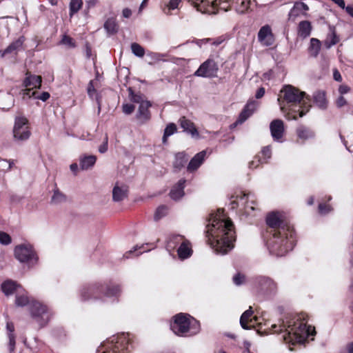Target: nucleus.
I'll return each instance as SVG.
<instances>
[{"label": "nucleus", "mask_w": 353, "mask_h": 353, "mask_svg": "<svg viewBox=\"0 0 353 353\" xmlns=\"http://www.w3.org/2000/svg\"><path fill=\"white\" fill-rule=\"evenodd\" d=\"M347 104V101L343 96H339L336 101V105L338 108H342L343 106Z\"/></svg>", "instance_id": "60"}, {"label": "nucleus", "mask_w": 353, "mask_h": 353, "mask_svg": "<svg viewBox=\"0 0 353 353\" xmlns=\"http://www.w3.org/2000/svg\"><path fill=\"white\" fill-rule=\"evenodd\" d=\"M186 239L180 234H170L167 239L166 249L169 252L177 250Z\"/></svg>", "instance_id": "22"}, {"label": "nucleus", "mask_w": 353, "mask_h": 353, "mask_svg": "<svg viewBox=\"0 0 353 353\" xmlns=\"http://www.w3.org/2000/svg\"><path fill=\"white\" fill-rule=\"evenodd\" d=\"M170 329L178 336H190L199 332L200 324L190 314L179 313L174 316V321L170 323Z\"/></svg>", "instance_id": "7"}, {"label": "nucleus", "mask_w": 353, "mask_h": 353, "mask_svg": "<svg viewBox=\"0 0 353 353\" xmlns=\"http://www.w3.org/2000/svg\"><path fill=\"white\" fill-rule=\"evenodd\" d=\"M152 106V103L144 102L139 105L136 113V119L139 124L143 125L151 119V112L149 108Z\"/></svg>", "instance_id": "15"}, {"label": "nucleus", "mask_w": 353, "mask_h": 353, "mask_svg": "<svg viewBox=\"0 0 353 353\" xmlns=\"http://www.w3.org/2000/svg\"><path fill=\"white\" fill-rule=\"evenodd\" d=\"M253 315L252 307L250 306L249 309L245 311L241 316L240 324L243 329L250 330L254 326L257 319L256 317L252 318Z\"/></svg>", "instance_id": "19"}, {"label": "nucleus", "mask_w": 353, "mask_h": 353, "mask_svg": "<svg viewBox=\"0 0 353 353\" xmlns=\"http://www.w3.org/2000/svg\"><path fill=\"white\" fill-rule=\"evenodd\" d=\"M12 242L11 236L6 232L0 231V243L8 245Z\"/></svg>", "instance_id": "49"}, {"label": "nucleus", "mask_w": 353, "mask_h": 353, "mask_svg": "<svg viewBox=\"0 0 353 353\" xmlns=\"http://www.w3.org/2000/svg\"><path fill=\"white\" fill-rule=\"evenodd\" d=\"M14 103L13 96L10 92H0V108L3 110H10Z\"/></svg>", "instance_id": "29"}, {"label": "nucleus", "mask_w": 353, "mask_h": 353, "mask_svg": "<svg viewBox=\"0 0 353 353\" xmlns=\"http://www.w3.org/2000/svg\"><path fill=\"white\" fill-rule=\"evenodd\" d=\"M188 160V158L185 152H181L176 153L174 161L173 162V167L176 171H179L183 168Z\"/></svg>", "instance_id": "35"}, {"label": "nucleus", "mask_w": 353, "mask_h": 353, "mask_svg": "<svg viewBox=\"0 0 353 353\" xmlns=\"http://www.w3.org/2000/svg\"><path fill=\"white\" fill-rule=\"evenodd\" d=\"M245 276L241 273H237L233 276V282L236 285H241L245 281Z\"/></svg>", "instance_id": "53"}, {"label": "nucleus", "mask_w": 353, "mask_h": 353, "mask_svg": "<svg viewBox=\"0 0 353 353\" xmlns=\"http://www.w3.org/2000/svg\"><path fill=\"white\" fill-rule=\"evenodd\" d=\"M108 135L106 134L103 143L99 148V152L100 153H105L108 150Z\"/></svg>", "instance_id": "58"}, {"label": "nucleus", "mask_w": 353, "mask_h": 353, "mask_svg": "<svg viewBox=\"0 0 353 353\" xmlns=\"http://www.w3.org/2000/svg\"><path fill=\"white\" fill-rule=\"evenodd\" d=\"M219 66L212 58L208 59L194 72V75L203 78H214L217 77Z\"/></svg>", "instance_id": "14"}, {"label": "nucleus", "mask_w": 353, "mask_h": 353, "mask_svg": "<svg viewBox=\"0 0 353 353\" xmlns=\"http://www.w3.org/2000/svg\"><path fill=\"white\" fill-rule=\"evenodd\" d=\"M180 125L181 128H183L184 131L188 132L192 136L199 134L198 131L195 128L194 123L191 121L187 119L185 117H182L180 119Z\"/></svg>", "instance_id": "34"}, {"label": "nucleus", "mask_w": 353, "mask_h": 353, "mask_svg": "<svg viewBox=\"0 0 353 353\" xmlns=\"http://www.w3.org/2000/svg\"><path fill=\"white\" fill-rule=\"evenodd\" d=\"M65 201L66 196L58 189H55L51 198V203L53 204H60L64 203Z\"/></svg>", "instance_id": "40"}, {"label": "nucleus", "mask_w": 353, "mask_h": 353, "mask_svg": "<svg viewBox=\"0 0 353 353\" xmlns=\"http://www.w3.org/2000/svg\"><path fill=\"white\" fill-rule=\"evenodd\" d=\"M206 237L208 244L217 254H227L233 248L236 240L234 226L223 209L210 214Z\"/></svg>", "instance_id": "2"}, {"label": "nucleus", "mask_w": 353, "mask_h": 353, "mask_svg": "<svg viewBox=\"0 0 353 353\" xmlns=\"http://www.w3.org/2000/svg\"><path fill=\"white\" fill-rule=\"evenodd\" d=\"M261 157L264 163H268V161L271 158L272 150L270 145L265 146L262 148L261 152Z\"/></svg>", "instance_id": "46"}, {"label": "nucleus", "mask_w": 353, "mask_h": 353, "mask_svg": "<svg viewBox=\"0 0 353 353\" xmlns=\"http://www.w3.org/2000/svg\"><path fill=\"white\" fill-rule=\"evenodd\" d=\"M42 78L41 76L34 74H28L23 81V85L26 87V89H33L40 88L41 85Z\"/></svg>", "instance_id": "24"}, {"label": "nucleus", "mask_w": 353, "mask_h": 353, "mask_svg": "<svg viewBox=\"0 0 353 353\" xmlns=\"http://www.w3.org/2000/svg\"><path fill=\"white\" fill-rule=\"evenodd\" d=\"M265 88L261 87L260 88H259L256 92V94H255V97L256 99H261V97H263V95L265 94Z\"/></svg>", "instance_id": "63"}, {"label": "nucleus", "mask_w": 353, "mask_h": 353, "mask_svg": "<svg viewBox=\"0 0 353 353\" xmlns=\"http://www.w3.org/2000/svg\"><path fill=\"white\" fill-rule=\"evenodd\" d=\"M306 315L303 314H288L279 321L278 324L268 323L265 327L261 331L265 334L270 333L282 334V339L286 343H304L310 336L316 334L314 327L307 325Z\"/></svg>", "instance_id": "3"}, {"label": "nucleus", "mask_w": 353, "mask_h": 353, "mask_svg": "<svg viewBox=\"0 0 353 353\" xmlns=\"http://www.w3.org/2000/svg\"><path fill=\"white\" fill-rule=\"evenodd\" d=\"M258 40L265 46H270L274 44V37L270 26H262L258 32Z\"/></svg>", "instance_id": "16"}, {"label": "nucleus", "mask_w": 353, "mask_h": 353, "mask_svg": "<svg viewBox=\"0 0 353 353\" xmlns=\"http://www.w3.org/2000/svg\"><path fill=\"white\" fill-rule=\"evenodd\" d=\"M23 42V37L18 38L17 40L12 42L4 50L0 51V55L3 57L8 54H16L17 52L21 49Z\"/></svg>", "instance_id": "25"}, {"label": "nucleus", "mask_w": 353, "mask_h": 353, "mask_svg": "<svg viewBox=\"0 0 353 353\" xmlns=\"http://www.w3.org/2000/svg\"><path fill=\"white\" fill-rule=\"evenodd\" d=\"M21 288L20 285H18L15 281L12 280H7L2 283L1 288L2 292L6 296H10L14 293H17V291Z\"/></svg>", "instance_id": "31"}, {"label": "nucleus", "mask_w": 353, "mask_h": 353, "mask_svg": "<svg viewBox=\"0 0 353 353\" xmlns=\"http://www.w3.org/2000/svg\"><path fill=\"white\" fill-rule=\"evenodd\" d=\"M176 130V127L174 123L168 124L165 128L164 133L165 134V137H170L172 135Z\"/></svg>", "instance_id": "54"}, {"label": "nucleus", "mask_w": 353, "mask_h": 353, "mask_svg": "<svg viewBox=\"0 0 353 353\" xmlns=\"http://www.w3.org/2000/svg\"><path fill=\"white\" fill-rule=\"evenodd\" d=\"M343 10H345L346 12L353 18V5H347Z\"/></svg>", "instance_id": "64"}, {"label": "nucleus", "mask_w": 353, "mask_h": 353, "mask_svg": "<svg viewBox=\"0 0 353 353\" xmlns=\"http://www.w3.org/2000/svg\"><path fill=\"white\" fill-rule=\"evenodd\" d=\"M9 338V350L12 352L15 347V336L14 334H8Z\"/></svg>", "instance_id": "57"}, {"label": "nucleus", "mask_w": 353, "mask_h": 353, "mask_svg": "<svg viewBox=\"0 0 353 353\" xmlns=\"http://www.w3.org/2000/svg\"><path fill=\"white\" fill-rule=\"evenodd\" d=\"M128 188L125 185L119 186L117 183L112 190V199L114 202L123 201L128 196Z\"/></svg>", "instance_id": "27"}, {"label": "nucleus", "mask_w": 353, "mask_h": 353, "mask_svg": "<svg viewBox=\"0 0 353 353\" xmlns=\"http://www.w3.org/2000/svg\"><path fill=\"white\" fill-rule=\"evenodd\" d=\"M105 30L109 35L114 34L118 31V25L114 18H108L103 26Z\"/></svg>", "instance_id": "38"}, {"label": "nucleus", "mask_w": 353, "mask_h": 353, "mask_svg": "<svg viewBox=\"0 0 353 353\" xmlns=\"http://www.w3.org/2000/svg\"><path fill=\"white\" fill-rule=\"evenodd\" d=\"M31 132L28 126V120L24 117H17L13 128V138L17 142L28 140Z\"/></svg>", "instance_id": "12"}, {"label": "nucleus", "mask_w": 353, "mask_h": 353, "mask_svg": "<svg viewBox=\"0 0 353 353\" xmlns=\"http://www.w3.org/2000/svg\"><path fill=\"white\" fill-rule=\"evenodd\" d=\"M341 353H353V342L348 343Z\"/></svg>", "instance_id": "62"}, {"label": "nucleus", "mask_w": 353, "mask_h": 353, "mask_svg": "<svg viewBox=\"0 0 353 353\" xmlns=\"http://www.w3.org/2000/svg\"><path fill=\"white\" fill-rule=\"evenodd\" d=\"M321 46V43L319 39L312 38L308 48V53L312 57H316L320 52Z\"/></svg>", "instance_id": "37"}, {"label": "nucleus", "mask_w": 353, "mask_h": 353, "mask_svg": "<svg viewBox=\"0 0 353 353\" xmlns=\"http://www.w3.org/2000/svg\"><path fill=\"white\" fill-rule=\"evenodd\" d=\"M205 157V150H203L197 153L189 162L187 167V170L190 172H192L196 170L204 161Z\"/></svg>", "instance_id": "23"}, {"label": "nucleus", "mask_w": 353, "mask_h": 353, "mask_svg": "<svg viewBox=\"0 0 353 353\" xmlns=\"http://www.w3.org/2000/svg\"><path fill=\"white\" fill-rule=\"evenodd\" d=\"M32 319L42 327L50 320L52 313L50 309L43 303L32 300L28 309Z\"/></svg>", "instance_id": "10"}, {"label": "nucleus", "mask_w": 353, "mask_h": 353, "mask_svg": "<svg viewBox=\"0 0 353 353\" xmlns=\"http://www.w3.org/2000/svg\"><path fill=\"white\" fill-rule=\"evenodd\" d=\"M350 90V87L346 85H343V84L341 85L339 88V92L341 96H343V94L347 93Z\"/></svg>", "instance_id": "61"}, {"label": "nucleus", "mask_w": 353, "mask_h": 353, "mask_svg": "<svg viewBox=\"0 0 353 353\" xmlns=\"http://www.w3.org/2000/svg\"><path fill=\"white\" fill-rule=\"evenodd\" d=\"M147 55L148 57H150L152 59L155 60V61L161 60V59H163L165 57V54H161V53H158V52H148L147 54Z\"/></svg>", "instance_id": "56"}, {"label": "nucleus", "mask_w": 353, "mask_h": 353, "mask_svg": "<svg viewBox=\"0 0 353 353\" xmlns=\"http://www.w3.org/2000/svg\"><path fill=\"white\" fill-rule=\"evenodd\" d=\"M258 103L254 100L249 101L240 113L236 124H241L245 122L258 107Z\"/></svg>", "instance_id": "18"}, {"label": "nucleus", "mask_w": 353, "mask_h": 353, "mask_svg": "<svg viewBox=\"0 0 353 353\" xmlns=\"http://www.w3.org/2000/svg\"><path fill=\"white\" fill-rule=\"evenodd\" d=\"M178 256L180 259L184 260L190 257L192 254L191 243L187 239L178 247L176 250Z\"/></svg>", "instance_id": "28"}, {"label": "nucleus", "mask_w": 353, "mask_h": 353, "mask_svg": "<svg viewBox=\"0 0 353 353\" xmlns=\"http://www.w3.org/2000/svg\"><path fill=\"white\" fill-rule=\"evenodd\" d=\"M134 105L130 103H125L123 104L122 106L123 112L125 114H132L134 110Z\"/></svg>", "instance_id": "55"}, {"label": "nucleus", "mask_w": 353, "mask_h": 353, "mask_svg": "<svg viewBox=\"0 0 353 353\" xmlns=\"http://www.w3.org/2000/svg\"><path fill=\"white\" fill-rule=\"evenodd\" d=\"M296 132L299 138L303 140H306L314 137L313 132L303 126L299 127L297 129Z\"/></svg>", "instance_id": "39"}, {"label": "nucleus", "mask_w": 353, "mask_h": 353, "mask_svg": "<svg viewBox=\"0 0 353 353\" xmlns=\"http://www.w3.org/2000/svg\"><path fill=\"white\" fill-rule=\"evenodd\" d=\"M332 210V207L326 203H321L319 205V212L321 214L325 215Z\"/></svg>", "instance_id": "52"}, {"label": "nucleus", "mask_w": 353, "mask_h": 353, "mask_svg": "<svg viewBox=\"0 0 353 353\" xmlns=\"http://www.w3.org/2000/svg\"><path fill=\"white\" fill-rule=\"evenodd\" d=\"M60 43L70 48H74L76 47V44L73 39L65 34L63 36Z\"/></svg>", "instance_id": "48"}, {"label": "nucleus", "mask_w": 353, "mask_h": 353, "mask_svg": "<svg viewBox=\"0 0 353 353\" xmlns=\"http://www.w3.org/2000/svg\"><path fill=\"white\" fill-rule=\"evenodd\" d=\"M32 300L34 299L29 297L28 292L22 287L19 288V290L17 291V293L15 294V304L17 306H28L29 309L30 303Z\"/></svg>", "instance_id": "20"}, {"label": "nucleus", "mask_w": 353, "mask_h": 353, "mask_svg": "<svg viewBox=\"0 0 353 353\" xmlns=\"http://www.w3.org/2000/svg\"><path fill=\"white\" fill-rule=\"evenodd\" d=\"M14 252L16 259L21 263L34 265L38 261V256L32 245L29 243L17 245Z\"/></svg>", "instance_id": "11"}, {"label": "nucleus", "mask_w": 353, "mask_h": 353, "mask_svg": "<svg viewBox=\"0 0 353 353\" xmlns=\"http://www.w3.org/2000/svg\"><path fill=\"white\" fill-rule=\"evenodd\" d=\"M181 1V0H170L168 4L167 8L164 10V12L167 14H170V11L177 8Z\"/></svg>", "instance_id": "51"}, {"label": "nucleus", "mask_w": 353, "mask_h": 353, "mask_svg": "<svg viewBox=\"0 0 353 353\" xmlns=\"http://www.w3.org/2000/svg\"><path fill=\"white\" fill-rule=\"evenodd\" d=\"M266 223L265 239L270 254L282 256L292 250L296 242L293 226L283 220L279 212L270 213Z\"/></svg>", "instance_id": "1"}, {"label": "nucleus", "mask_w": 353, "mask_h": 353, "mask_svg": "<svg viewBox=\"0 0 353 353\" xmlns=\"http://www.w3.org/2000/svg\"><path fill=\"white\" fill-rule=\"evenodd\" d=\"M312 26L311 23L308 21H302L299 23L298 26V34L303 38L309 37L311 34Z\"/></svg>", "instance_id": "36"}, {"label": "nucleus", "mask_w": 353, "mask_h": 353, "mask_svg": "<svg viewBox=\"0 0 353 353\" xmlns=\"http://www.w3.org/2000/svg\"><path fill=\"white\" fill-rule=\"evenodd\" d=\"M231 209H238L239 216H254L258 209L256 208V199L254 194L244 191H236L230 201Z\"/></svg>", "instance_id": "6"}, {"label": "nucleus", "mask_w": 353, "mask_h": 353, "mask_svg": "<svg viewBox=\"0 0 353 353\" xmlns=\"http://www.w3.org/2000/svg\"><path fill=\"white\" fill-rule=\"evenodd\" d=\"M219 6L220 8L227 11L230 6H234L239 13H245L250 8V0H215L212 6Z\"/></svg>", "instance_id": "13"}, {"label": "nucleus", "mask_w": 353, "mask_h": 353, "mask_svg": "<svg viewBox=\"0 0 353 353\" xmlns=\"http://www.w3.org/2000/svg\"><path fill=\"white\" fill-rule=\"evenodd\" d=\"M186 180L185 179H180L171 189L170 196L173 200H179L184 195L183 189Z\"/></svg>", "instance_id": "26"}, {"label": "nucleus", "mask_w": 353, "mask_h": 353, "mask_svg": "<svg viewBox=\"0 0 353 353\" xmlns=\"http://www.w3.org/2000/svg\"><path fill=\"white\" fill-rule=\"evenodd\" d=\"M96 90L94 86L93 80H91L88 85V94L90 97H93V94L95 93Z\"/></svg>", "instance_id": "59"}, {"label": "nucleus", "mask_w": 353, "mask_h": 353, "mask_svg": "<svg viewBox=\"0 0 353 353\" xmlns=\"http://www.w3.org/2000/svg\"><path fill=\"white\" fill-rule=\"evenodd\" d=\"M121 294L118 285H104L99 283L85 284L79 290L81 301L103 299V297L117 298Z\"/></svg>", "instance_id": "4"}, {"label": "nucleus", "mask_w": 353, "mask_h": 353, "mask_svg": "<svg viewBox=\"0 0 353 353\" xmlns=\"http://www.w3.org/2000/svg\"><path fill=\"white\" fill-rule=\"evenodd\" d=\"M264 163L262 161L260 154L254 157V159L249 163L248 167L250 169H255L259 166L260 164Z\"/></svg>", "instance_id": "50"}, {"label": "nucleus", "mask_w": 353, "mask_h": 353, "mask_svg": "<svg viewBox=\"0 0 353 353\" xmlns=\"http://www.w3.org/2000/svg\"><path fill=\"white\" fill-rule=\"evenodd\" d=\"M97 161L94 155H83L79 158L80 168L83 170H87L94 166Z\"/></svg>", "instance_id": "32"}, {"label": "nucleus", "mask_w": 353, "mask_h": 353, "mask_svg": "<svg viewBox=\"0 0 353 353\" xmlns=\"http://www.w3.org/2000/svg\"><path fill=\"white\" fill-rule=\"evenodd\" d=\"M309 8L307 4L303 2H296L288 14V19L294 21L296 17L301 14L303 11H307Z\"/></svg>", "instance_id": "30"}, {"label": "nucleus", "mask_w": 353, "mask_h": 353, "mask_svg": "<svg viewBox=\"0 0 353 353\" xmlns=\"http://www.w3.org/2000/svg\"><path fill=\"white\" fill-rule=\"evenodd\" d=\"M82 0H71L70 3V16L77 13L82 7Z\"/></svg>", "instance_id": "41"}, {"label": "nucleus", "mask_w": 353, "mask_h": 353, "mask_svg": "<svg viewBox=\"0 0 353 353\" xmlns=\"http://www.w3.org/2000/svg\"><path fill=\"white\" fill-rule=\"evenodd\" d=\"M132 52L138 57H143L145 54L144 48L137 43H132L131 44Z\"/></svg>", "instance_id": "44"}, {"label": "nucleus", "mask_w": 353, "mask_h": 353, "mask_svg": "<svg viewBox=\"0 0 353 353\" xmlns=\"http://www.w3.org/2000/svg\"><path fill=\"white\" fill-rule=\"evenodd\" d=\"M129 92H130V94H129L130 99L134 103H139L140 105L142 103L149 102L150 101L144 100L143 97V95L141 94H140V93H138V94L134 93L132 91V88H129Z\"/></svg>", "instance_id": "42"}, {"label": "nucleus", "mask_w": 353, "mask_h": 353, "mask_svg": "<svg viewBox=\"0 0 353 353\" xmlns=\"http://www.w3.org/2000/svg\"><path fill=\"white\" fill-rule=\"evenodd\" d=\"M154 248V246L153 245V244L146 243L145 245H141V246H138V245L135 246L134 252L137 251L138 250L142 249L143 250L139 252V254H141L144 252L150 251L152 249H153ZM132 252H133V251L130 250L128 252H127L124 255V256H125L126 258H129L130 257L129 255L131 254Z\"/></svg>", "instance_id": "45"}, {"label": "nucleus", "mask_w": 353, "mask_h": 353, "mask_svg": "<svg viewBox=\"0 0 353 353\" xmlns=\"http://www.w3.org/2000/svg\"><path fill=\"white\" fill-rule=\"evenodd\" d=\"M252 286L255 292L264 296H272L278 291V284L272 278L267 276H256L252 279Z\"/></svg>", "instance_id": "9"}, {"label": "nucleus", "mask_w": 353, "mask_h": 353, "mask_svg": "<svg viewBox=\"0 0 353 353\" xmlns=\"http://www.w3.org/2000/svg\"><path fill=\"white\" fill-rule=\"evenodd\" d=\"M168 212V208L165 205L159 206L154 214V219L158 221L164 217Z\"/></svg>", "instance_id": "47"}, {"label": "nucleus", "mask_w": 353, "mask_h": 353, "mask_svg": "<svg viewBox=\"0 0 353 353\" xmlns=\"http://www.w3.org/2000/svg\"><path fill=\"white\" fill-rule=\"evenodd\" d=\"M20 94L22 96V98L25 99L26 98H34L35 99H39L42 101H46L50 97V94L48 92H43L40 93L36 90H31L30 89H23L21 91Z\"/></svg>", "instance_id": "21"}, {"label": "nucleus", "mask_w": 353, "mask_h": 353, "mask_svg": "<svg viewBox=\"0 0 353 353\" xmlns=\"http://www.w3.org/2000/svg\"><path fill=\"white\" fill-rule=\"evenodd\" d=\"M270 129L273 140L282 142V138L284 134L283 121L281 119L273 120L270 123Z\"/></svg>", "instance_id": "17"}, {"label": "nucleus", "mask_w": 353, "mask_h": 353, "mask_svg": "<svg viewBox=\"0 0 353 353\" xmlns=\"http://www.w3.org/2000/svg\"><path fill=\"white\" fill-rule=\"evenodd\" d=\"M14 164V160L0 159V170L3 172H7L12 169Z\"/></svg>", "instance_id": "43"}, {"label": "nucleus", "mask_w": 353, "mask_h": 353, "mask_svg": "<svg viewBox=\"0 0 353 353\" xmlns=\"http://www.w3.org/2000/svg\"><path fill=\"white\" fill-rule=\"evenodd\" d=\"M281 93L283 101L290 104V106H299L298 110H294L295 114L291 117H289V119H297L309 111L310 105H307V103L310 101V98L304 92L300 91L291 85H285L281 89Z\"/></svg>", "instance_id": "5"}, {"label": "nucleus", "mask_w": 353, "mask_h": 353, "mask_svg": "<svg viewBox=\"0 0 353 353\" xmlns=\"http://www.w3.org/2000/svg\"><path fill=\"white\" fill-rule=\"evenodd\" d=\"M130 345L129 334H118L101 343L97 353H127L129 352Z\"/></svg>", "instance_id": "8"}, {"label": "nucleus", "mask_w": 353, "mask_h": 353, "mask_svg": "<svg viewBox=\"0 0 353 353\" xmlns=\"http://www.w3.org/2000/svg\"><path fill=\"white\" fill-rule=\"evenodd\" d=\"M315 104L321 109L325 110L327 108V102L325 98V93L323 91H316L313 95Z\"/></svg>", "instance_id": "33"}]
</instances>
